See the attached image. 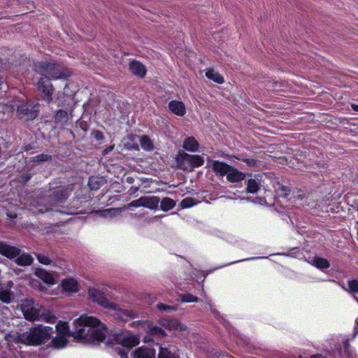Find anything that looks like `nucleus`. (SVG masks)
<instances>
[{"label":"nucleus","mask_w":358,"mask_h":358,"mask_svg":"<svg viewBox=\"0 0 358 358\" xmlns=\"http://www.w3.org/2000/svg\"><path fill=\"white\" fill-rule=\"evenodd\" d=\"M80 327L72 332L74 338L84 343L96 344L103 342L106 337V327L99 328L101 322L93 316L81 315L75 320Z\"/></svg>","instance_id":"1"},{"label":"nucleus","mask_w":358,"mask_h":358,"mask_svg":"<svg viewBox=\"0 0 358 358\" xmlns=\"http://www.w3.org/2000/svg\"><path fill=\"white\" fill-rule=\"evenodd\" d=\"M53 333L52 327L38 324L31 327L28 331L20 334L15 342L28 346H38L47 343Z\"/></svg>","instance_id":"2"},{"label":"nucleus","mask_w":358,"mask_h":358,"mask_svg":"<svg viewBox=\"0 0 358 358\" xmlns=\"http://www.w3.org/2000/svg\"><path fill=\"white\" fill-rule=\"evenodd\" d=\"M34 71L41 75V77L48 78L50 80L66 79L71 76V72L60 64L41 61L34 63Z\"/></svg>","instance_id":"3"},{"label":"nucleus","mask_w":358,"mask_h":358,"mask_svg":"<svg viewBox=\"0 0 358 358\" xmlns=\"http://www.w3.org/2000/svg\"><path fill=\"white\" fill-rule=\"evenodd\" d=\"M12 108L16 109L17 117L23 121L34 120L38 115L39 106L31 100L14 99L10 103Z\"/></svg>","instance_id":"4"},{"label":"nucleus","mask_w":358,"mask_h":358,"mask_svg":"<svg viewBox=\"0 0 358 358\" xmlns=\"http://www.w3.org/2000/svg\"><path fill=\"white\" fill-rule=\"evenodd\" d=\"M178 166L183 170L192 171L194 168L201 166L204 164V158L199 155L181 153L177 158Z\"/></svg>","instance_id":"5"},{"label":"nucleus","mask_w":358,"mask_h":358,"mask_svg":"<svg viewBox=\"0 0 358 358\" xmlns=\"http://www.w3.org/2000/svg\"><path fill=\"white\" fill-rule=\"evenodd\" d=\"M88 295L94 302L97 303L105 308L115 310L118 308V305L117 303L110 301L105 296L104 293L96 288H89Z\"/></svg>","instance_id":"6"},{"label":"nucleus","mask_w":358,"mask_h":358,"mask_svg":"<svg viewBox=\"0 0 358 358\" xmlns=\"http://www.w3.org/2000/svg\"><path fill=\"white\" fill-rule=\"evenodd\" d=\"M37 90L41 94V99L47 103L52 101L54 87L50 79L46 77H41L37 83Z\"/></svg>","instance_id":"7"},{"label":"nucleus","mask_w":358,"mask_h":358,"mask_svg":"<svg viewBox=\"0 0 358 358\" xmlns=\"http://www.w3.org/2000/svg\"><path fill=\"white\" fill-rule=\"evenodd\" d=\"M231 166V165L226 162L213 159H209L206 165V167L211 168L213 173L220 177L227 176Z\"/></svg>","instance_id":"8"},{"label":"nucleus","mask_w":358,"mask_h":358,"mask_svg":"<svg viewBox=\"0 0 358 358\" xmlns=\"http://www.w3.org/2000/svg\"><path fill=\"white\" fill-rule=\"evenodd\" d=\"M114 340L116 343L128 349H131L132 348L138 345L140 343L139 338L131 334L126 336H123L121 334H116L114 336Z\"/></svg>","instance_id":"9"},{"label":"nucleus","mask_w":358,"mask_h":358,"mask_svg":"<svg viewBox=\"0 0 358 358\" xmlns=\"http://www.w3.org/2000/svg\"><path fill=\"white\" fill-rule=\"evenodd\" d=\"M20 253V249L17 247L10 245L3 241H0V254L3 256L13 259L16 257Z\"/></svg>","instance_id":"10"},{"label":"nucleus","mask_w":358,"mask_h":358,"mask_svg":"<svg viewBox=\"0 0 358 358\" xmlns=\"http://www.w3.org/2000/svg\"><path fill=\"white\" fill-rule=\"evenodd\" d=\"M133 358H156V351L152 347L141 346L134 350Z\"/></svg>","instance_id":"11"},{"label":"nucleus","mask_w":358,"mask_h":358,"mask_svg":"<svg viewBox=\"0 0 358 358\" xmlns=\"http://www.w3.org/2000/svg\"><path fill=\"white\" fill-rule=\"evenodd\" d=\"M129 71L136 76L143 78L145 76L147 70L140 62L134 60L129 63Z\"/></svg>","instance_id":"12"},{"label":"nucleus","mask_w":358,"mask_h":358,"mask_svg":"<svg viewBox=\"0 0 358 358\" xmlns=\"http://www.w3.org/2000/svg\"><path fill=\"white\" fill-rule=\"evenodd\" d=\"M226 176L227 180L229 182L236 183L243 180L246 175L245 173L231 166Z\"/></svg>","instance_id":"13"},{"label":"nucleus","mask_w":358,"mask_h":358,"mask_svg":"<svg viewBox=\"0 0 358 358\" xmlns=\"http://www.w3.org/2000/svg\"><path fill=\"white\" fill-rule=\"evenodd\" d=\"M169 109L178 116H184L186 113L185 106L183 102L172 100L169 103Z\"/></svg>","instance_id":"14"},{"label":"nucleus","mask_w":358,"mask_h":358,"mask_svg":"<svg viewBox=\"0 0 358 358\" xmlns=\"http://www.w3.org/2000/svg\"><path fill=\"white\" fill-rule=\"evenodd\" d=\"M35 275L43 282L50 286L55 283V280L53 275L44 268H36L35 271Z\"/></svg>","instance_id":"15"},{"label":"nucleus","mask_w":358,"mask_h":358,"mask_svg":"<svg viewBox=\"0 0 358 358\" xmlns=\"http://www.w3.org/2000/svg\"><path fill=\"white\" fill-rule=\"evenodd\" d=\"M157 358H180V350L160 346Z\"/></svg>","instance_id":"16"},{"label":"nucleus","mask_w":358,"mask_h":358,"mask_svg":"<svg viewBox=\"0 0 358 358\" xmlns=\"http://www.w3.org/2000/svg\"><path fill=\"white\" fill-rule=\"evenodd\" d=\"M61 285L66 292L76 293L79 291L78 282L73 278L64 279L62 280Z\"/></svg>","instance_id":"17"},{"label":"nucleus","mask_w":358,"mask_h":358,"mask_svg":"<svg viewBox=\"0 0 358 358\" xmlns=\"http://www.w3.org/2000/svg\"><path fill=\"white\" fill-rule=\"evenodd\" d=\"M50 196L55 201L62 202L67 199L68 192L64 187H57L52 191Z\"/></svg>","instance_id":"18"},{"label":"nucleus","mask_w":358,"mask_h":358,"mask_svg":"<svg viewBox=\"0 0 358 358\" xmlns=\"http://www.w3.org/2000/svg\"><path fill=\"white\" fill-rule=\"evenodd\" d=\"M143 207L147 208L150 210H155L158 208L159 203L160 202L159 197L157 196H143Z\"/></svg>","instance_id":"19"},{"label":"nucleus","mask_w":358,"mask_h":358,"mask_svg":"<svg viewBox=\"0 0 358 358\" xmlns=\"http://www.w3.org/2000/svg\"><path fill=\"white\" fill-rule=\"evenodd\" d=\"M259 176V175H255V178H250L246 181V192L248 193L255 194L259 191L260 188V184L257 178Z\"/></svg>","instance_id":"20"},{"label":"nucleus","mask_w":358,"mask_h":358,"mask_svg":"<svg viewBox=\"0 0 358 358\" xmlns=\"http://www.w3.org/2000/svg\"><path fill=\"white\" fill-rule=\"evenodd\" d=\"M182 147L187 151L196 152L199 150V144L194 137L190 136L184 140Z\"/></svg>","instance_id":"21"},{"label":"nucleus","mask_w":358,"mask_h":358,"mask_svg":"<svg viewBox=\"0 0 358 358\" xmlns=\"http://www.w3.org/2000/svg\"><path fill=\"white\" fill-rule=\"evenodd\" d=\"M343 358H357V354L355 351L351 348L350 345L349 339H345L343 342ZM339 358H343L341 355V348L339 350Z\"/></svg>","instance_id":"22"},{"label":"nucleus","mask_w":358,"mask_h":358,"mask_svg":"<svg viewBox=\"0 0 358 358\" xmlns=\"http://www.w3.org/2000/svg\"><path fill=\"white\" fill-rule=\"evenodd\" d=\"M34 262V258L31 255L23 253L16 257L15 262L22 266H30Z\"/></svg>","instance_id":"23"},{"label":"nucleus","mask_w":358,"mask_h":358,"mask_svg":"<svg viewBox=\"0 0 358 358\" xmlns=\"http://www.w3.org/2000/svg\"><path fill=\"white\" fill-rule=\"evenodd\" d=\"M148 334L152 336H157L163 338L166 336V331L160 327L153 325L150 322H148Z\"/></svg>","instance_id":"24"},{"label":"nucleus","mask_w":358,"mask_h":358,"mask_svg":"<svg viewBox=\"0 0 358 358\" xmlns=\"http://www.w3.org/2000/svg\"><path fill=\"white\" fill-rule=\"evenodd\" d=\"M68 343V340L65 336L57 334L51 341V345L56 349H62L64 348Z\"/></svg>","instance_id":"25"},{"label":"nucleus","mask_w":358,"mask_h":358,"mask_svg":"<svg viewBox=\"0 0 358 358\" xmlns=\"http://www.w3.org/2000/svg\"><path fill=\"white\" fill-rule=\"evenodd\" d=\"M206 76L217 84H222L224 82V77L213 69H208L206 71Z\"/></svg>","instance_id":"26"},{"label":"nucleus","mask_w":358,"mask_h":358,"mask_svg":"<svg viewBox=\"0 0 358 358\" xmlns=\"http://www.w3.org/2000/svg\"><path fill=\"white\" fill-rule=\"evenodd\" d=\"M160 209L164 212H167L175 208L176 202L170 197H164L160 202Z\"/></svg>","instance_id":"27"},{"label":"nucleus","mask_w":358,"mask_h":358,"mask_svg":"<svg viewBox=\"0 0 358 358\" xmlns=\"http://www.w3.org/2000/svg\"><path fill=\"white\" fill-rule=\"evenodd\" d=\"M312 264L321 270L327 269L330 267L329 262L327 259L320 257H313L312 260Z\"/></svg>","instance_id":"28"},{"label":"nucleus","mask_w":358,"mask_h":358,"mask_svg":"<svg viewBox=\"0 0 358 358\" xmlns=\"http://www.w3.org/2000/svg\"><path fill=\"white\" fill-rule=\"evenodd\" d=\"M54 118L56 124L64 125L67 123L69 120L68 113L64 110H59L56 112Z\"/></svg>","instance_id":"29"},{"label":"nucleus","mask_w":358,"mask_h":358,"mask_svg":"<svg viewBox=\"0 0 358 358\" xmlns=\"http://www.w3.org/2000/svg\"><path fill=\"white\" fill-rule=\"evenodd\" d=\"M52 160V156L48 154H39L30 158V162L40 164L46 162H51Z\"/></svg>","instance_id":"30"},{"label":"nucleus","mask_w":358,"mask_h":358,"mask_svg":"<svg viewBox=\"0 0 358 358\" xmlns=\"http://www.w3.org/2000/svg\"><path fill=\"white\" fill-rule=\"evenodd\" d=\"M141 148L146 151H151L154 149V145L149 136L144 135L140 138Z\"/></svg>","instance_id":"31"},{"label":"nucleus","mask_w":358,"mask_h":358,"mask_svg":"<svg viewBox=\"0 0 358 358\" xmlns=\"http://www.w3.org/2000/svg\"><path fill=\"white\" fill-rule=\"evenodd\" d=\"M24 317L29 321H35L39 317V310L36 308L31 307L24 312Z\"/></svg>","instance_id":"32"},{"label":"nucleus","mask_w":358,"mask_h":358,"mask_svg":"<svg viewBox=\"0 0 358 358\" xmlns=\"http://www.w3.org/2000/svg\"><path fill=\"white\" fill-rule=\"evenodd\" d=\"M230 158H234L237 160L241 161L245 163L247 165L250 166H256L257 165L258 160L253 158H248L243 157V155H231Z\"/></svg>","instance_id":"33"},{"label":"nucleus","mask_w":358,"mask_h":358,"mask_svg":"<svg viewBox=\"0 0 358 358\" xmlns=\"http://www.w3.org/2000/svg\"><path fill=\"white\" fill-rule=\"evenodd\" d=\"M56 330L57 334L59 335L66 336L69 332V326L68 322L59 321L56 325Z\"/></svg>","instance_id":"34"},{"label":"nucleus","mask_w":358,"mask_h":358,"mask_svg":"<svg viewBox=\"0 0 358 358\" xmlns=\"http://www.w3.org/2000/svg\"><path fill=\"white\" fill-rule=\"evenodd\" d=\"M101 180L95 176L89 178L88 185L92 190H97L101 187Z\"/></svg>","instance_id":"35"},{"label":"nucleus","mask_w":358,"mask_h":358,"mask_svg":"<svg viewBox=\"0 0 358 358\" xmlns=\"http://www.w3.org/2000/svg\"><path fill=\"white\" fill-rule=\"evenodd\" d=\"M195 204H196V199L192 197H186L183 199L180 203L182 208H191Z\"/></svg>","instance_id":"36"},{"label":"nucleus","mask_w":358,"mask_h":358,"mask_svg":"<svg viewBox=\"0 0 358 358\" xmlns=\"http://www.w3.org/2000/svg\"><path fill=\"white\" fill-rule=\"evenodd\" d=\"M181 301L185 303L198 302L199 299L190 293H185L180 296Z\"/></svg>","instance_id":"37"},{"label":"nucleus","mask_w":358,"mask_h":358,"mask_svg":"<svg viewBox=\"0 0 358 358\" xmlns=\"http://www.w3.org/2000/svg\"><path fill=\"white\" fill-rule=\"evenodd\" d=\"M35 255L40 264L43 265H50L52 263V260L45 255L42 253H36Z\"/></svg>","instance_id":"38"},{"label":"nucleus","mask_w":358,"mask_h":358,"mask_svg":"<svg viewBox=\"0 0 358 358\" xmlns=\"http://www.w3.org/2000/svg\"><path fill=\"white\" fill-rule=\"evenodd\" d=\"M348 285L349 290L350 292L354 293V294L358 293V280H348Z\"/></svg>","instance_id":"39"},{"label":"nucleus","mask_w":358,"mask_h":358,"mask_svg":"<svg viewBox=\"0 0 358 358\" xmlns=\"http://www.w3.org/2000/svg\"><path fill=\"white\" fill-rule=\"evenodd\" d=\"M0 300L4 303H10L11 300V296L10 291L2 290L0 292Z\"/></svg>","instance_id":"40"},{"label":"nucleus","mask_w":358,"mask_h":358,"mask_svg":"<svg viewBox=\"0 0 358 358\" xmlns=\"http://www.w3.org/2000/svg\"><path fill=\"white\" fill-rule=\"evenodd\" d=\"M157 308L161 311H174L176 310L175 306H169L162 303H159L157 305Z\"/></svg>","instance_id":"41"},{"label":"nucleus","mask_w":358,"mask_h":358,"mask_svg":"<svg viewBox=\"0 0 358 358\" xmlns=\"http://www.w3.org/2000/svg\"><path fill=\"white\" fill-rule=\"evenodd\" d=\"M280 196L287 197L291 192V188L288 186L282 185L279 187Z\"/></svg>","instance_id":"42"},{"label":"nucleus","mask_w":358,"mask_h":358,"mask_svg":"<svg viewBox=\"0 0 358 358\" xmlns=\"http://www.w3.org/2000/svg\"><path fill=\"white\" fill-rule=\"evenodd\" d=\"M129 206H130V207H135V208L140 207V206H143V196L140 197L138 199H136V200H134V201H131L129 203Z\"/></svg>","instance_id":"43"},{"label":"nucleus","mask_w":358,"mask_h":358,"mask_svg":"<svg viewBox=\"0 0 358 358\" xmlns=\"http://www.w3.org/2000/svg\"><path fill=\"white\" fill-rule=\"evenodd\" d=\"M169 327L175 329H182L181 324L178 320H172L169 322Z\"/></svg>","instance_id":"44"},{"label":"nucleus","mask_w":358,"mask_h":358,"mask_svg":"<svg viewBox=\"0 0 358 358\" xmlns=\"http://www.w3.org/2000/svg\"><path fill=\"white\" fill-rule=\"evenodd\" d=\"M32 176L31 173H24L22 174L20 177V181L23 182H27L31 178Z\"/></svg>","instance_id":"45"},{"label":"nucleus","mask_w":358,"mask_h":358,"mask_svg":"<svg viewBox=\"0 0 358 358\" xmlns=\"http://www.w3.org/2000/svg\"><path fill=\"white\" fill-rule=\"evenodd\" d=\"M94 137L97 141H101L103 139V134L101 131L99 130H95L93 131Z\"/></svg>","instance_id":"46"},{"label":"nucleus","mask_w":358,"mask_h":358,"mask_svg":"<svg viewBox=\"0 0 358 358\" xmlns=\"http://www.w3.org/2000/svg\"><path fill=\"white\" fill-rule=\"evenodd\" d=\"M117 354L121 357V358H128L127 352L123 349H119L117 350Z\"/></svg>","instance_id":"47"},{"label":"nucleus","mask_w":358,"mask_h":358,"mask_svg":"<svg viewBox=\"0 0 358 358\" xmlns=\"http://www.w3.org/2000/svg\"><path fill=\"white\" fill-rule=\"evenodd\" d=\"M124 314L127 315V317H129L130 318H134L136 317V313L131 310H124Z\"/></svg>","instance_id":"48"},{"label":"nucleus","mask_w":358,"mask_h":358,"mask_svg":"<svg viewBox=\"0 0 358 358\" xmlns=\"http://www.w3.org/2000/svg\"><path fill=\"white\" fill-rule=\"evenodd\" d=\"M117 210H118L117 208H108V209H106V210H103L104 216H106V215L111 214L112 212H113V214H115V213L116 211H117Z\"/></svg>","instance_id":"49"},{"label":"nucleus","mask_w":358,"mask_h":358,"mask_svg":"<svg viewBox=\"0 0 358 358\" xmlns=\"http://www.w3.org/2000/svg\"><path fill=\"white\" fill-rule=\"evenodd\" d=\"M32 148H33L32 145L31 144H28V145H24L22 148V150L24 152H28V151L31 150Z\"/></svg>","instance_id":"50"},{"label":"nucleus","mask_w":358,"mask_h":358,"mask_svg":"<svg viewBox=\"0 0 358 358\" xmlns=\"http://www.w3.org/2000/svg\"><path fill=\"white\" fill-rule=\"evenodd\" d=\"M310 358H326V357L320 354H316V355H311Z\"/></svg>","instance_id":"51"},{"label":"nucleus","mask_w":358,"mask_h":358,"mask_svg":"<svg viewBox=\"0 0 358 358\" xmlns=\"http://www.w3.org/2000/svg\"><path fill=\"white\" fill-rule=\"evenodd\" d=\"M351 107H352V108L354 110H355V111L358 112V105H357V104L352 103V104H351Z\"/></svg>","instance_id":"52"},{"label":"nucleus","mask_w":358,"mask_h":358,"mask_svg":"<svg viewBox=\"0 0 358 358\" xmlns=\"http://www.w3.org/2000/svg\"><path fill=\"white\" fill-rule=\"evenodd\" d=\"M3 84V80H2V78L0 76V90L2 88Z\"/></svg>","instance_id":"53"},{"label":"nucleus","mask_w":358,"mask_h":358,"mask_svg":"<svg viewBox=\"0 0 358 358\" xmlns=\"http://www.w3.org/2000/svg\"><path fill=\"white\" fill-rule=\"evenodd\" d=\"M113 148V146H111L106 150V152L111 150Z\"/></svg>","instance_id":"54"},{"label":"nucleus","mask_w":358,"mask_h":358,"mask_svg":"<svg viewBox=\"0 0 358 358\" xmlns=\"http://www.w3.org/2000/svg\"><path fill=\"white\" fill-rule=\"evenodd\" d=\"M1 358H6V357H1Z\"/></svg>","instance_id":"55"}]
</instances>
